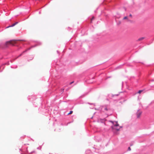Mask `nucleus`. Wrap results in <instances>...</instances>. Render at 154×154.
<instances>
[{"label": "nucleus", "mask_w": 154, "mask_h": 154, "mask_svg": "<svg viewBox=\"0 0 154 154\" xmlns=\"http://www.w3.org/2000/svg\"><path fill=\"white\" fill-rule=\"evenodd\" d=\"M17 42V41H10L7 42L6 43V45H15V44Z\"/></svg>", "instance_id": "obj_1"}, {"label": "nucleus", "mask_w": 154, "mask_h": 154, "mask_svg": "<svg viewBox=\"0 0 154 154\" xmlns=\"http://www.w3.org/2000/svg\"><path fill=\"white\" fill-rule=\"evenodd\" d=\"M110 122H111V123H112V124L114 125V126H118L119 125L118 123V122H116V121L113 122V121H110Z\"/></svg>", "instance_id": "obj_2"}, {"label": "nucleus", "mask_w": 154, "mask_h": 154, "mask_svg": "<svg viewBox=\"0 0 154 154\" xmlns=\"http://www.w3.org/2000/svg\"><path fill=\"white\" fill-rule=\"evenodd\" d=\"M141 113V112H140L139 111H138V112H137V118H139L140 117Z\"/></svg>", "instance_id": "obj_3"}, {"label": "nucleus", "mask_w": 154, "mask_h": 154, "mask_svg": "<svg viewBox=\"0 0 154 154\" xmlns=\"http://www.w3.org/2000/svg\"><path fill=\"white\" fill-rule=\"evenodd\" d=\"M18 23V22H16L15 23H14L13 24H12L11 26H9L7 27V28H8V27H10L14 26L16 24H17Z\"/></svg>", "instance_id": "obj_4"}, {"label": "nucleus", "mask_w": 154, "mask_h": 154, "mask_svg": "<svg viewBox=\"0 0 154 154\" xmlns=\"http://www.w3.org/2000/svg\"><path fill=\"white\" fill-rule=\"evenodd\" d=\"M144 38L143 37H141V38H139L138 39V40L139 41H140V40H141L143 39Z\"/></svg>", "instance_id": "obj_5"}, {"label": "nucleus", "mask_w": 154, "mask_h": 154, "mask_svg": "<svg viewBox=\"0 0 154 154\" xmlns=\"http://www.w3.org/2000/svg\"><path fill=\"white\" fill-rule=\"evenodd\" d=\"M73 111H70V112L68 114V115L72 113Z\"/></svg>", "instance_id": "obj_6"}, {"label": "nucleus", "mask_w": 154, "mask_h": 154, "mask_svg": "<svg viewBox=\"0 0 154 154\" xmlns=\"http://www.w3.org/2000/svg\"><path fill=\"white\" fill-rule=\"evenodd\" d=\"M94 17H93L91 19V22H92V21L94 19Z\"/></svg>", "instance_id": "obj_7"}, {"label": "nucleus", "mask_w": 154, "mask_h": 154, "mask_svg": "<svg viewBox=\"0 0 154 154\" xmlns=\"http://www.w3.org/2000/svg\"><path fill=\"white\" fill-rule=\"evenodd\" d=\"M143 91L142 90H139L138 92V93L139 94H140L141 92H142V91Z\"/></svg>", "instance_id": "obj_8"}, {"label": "nucleus", "mask_w": 154, "mask_h": 154, "mask_svg": "<svg viewBox=\"0 0 154 154\" xmlns=\"http://www.w3.org/2000/svg\"><path fill=\"white\" fill-rule=\"evenodd\" d=\"M120 127L119 128H116V129L118 131L119 130V129H120Z\"/></svg>", "instance_id": "obj_9"}, {"label": "nucleus", "mask_w": 154, "mask_h": 154, "mask_svg": "<svg viewBox=\"0 0 154 154\" xmlns=\"http://www.w3.org/2000/svg\"><path fill=\"white\" fill-rule=\"evenodd\" d=\"M128 150H129V151H130V150H131V149L130 147H129L128 148Z\"/></svg>", "instance_id": "obj_10"}, {"label": "nucleus", "mask_w": 154, "mask_h": 154, "mask_svg": "<svg viewBox=\"0 0 154 154\" xmlns=\"http://www.w3.org/2000/svg\"><path fill=\"white\" fill-rule=\"evenodd\" d=\"M127 17H125L124 18V19H127Z\"/></svg>", "instance_id": "obj_11"}, {"label": "nucleus", "mask_w": 154, "mask_h": 154, "mask_svg": "<svg viewBox=\"0 0 154 154\" xmlns=\"http://www.w3.org/2000/svg\"><path fill=\"white\" fill-rule=\"evenodd\" d=\"M73 82H70V84H72V83H73Z\"/></svg>", "instance_id": "obj_12"}, {"label": "nucleus", "mask_w": 154, "mask_h": 154, "mask_svg": "<svg viewBox=\"0 0 154 154\" xmlns=\"http://www.w3.org/2000/svg\"><path fill=\"white\" fill-rule=\"evenodd\" d=\"M105 109L106 110H107V109L106 108H105Z\"/></svg>", "instance_id": "obj_13"}, {"label": "nucleus", "mask_w": 154, "mask_h": 154, "mask_svg": "<svg viewBox=\"0 0 154 154\" xmlns=\"http://www.w3.org/2000/svg\"><path fill=\"white\" fill-rule=\"evenodd\" d=\"M129 16H130V17H131V14H130V15H129Z\"/></svg>", "instance_id": "obj_14"}]
</instances>
